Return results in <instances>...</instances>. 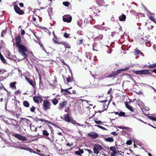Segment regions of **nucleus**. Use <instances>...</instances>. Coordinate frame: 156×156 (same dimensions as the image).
I'll list each match as a JSON object with an SVG mask.
<instances>
[{"label": "nucleus", "mask_w": 156, "mask_h": 156, "mask_svg": "<svg viewBox=\"0 0 156 156\" xmlns=\"http://www.w3.org/2000/svg\"><path fill=\"white\" fill-rule=\"evenodd\" d=\"M15 39L16 41V46L18 48V52L19 53L24 51H28L25 46L20 44L21 40L20 34L18 35L16 37Z\"/></svg>", "instance_id": "f257e3e1"}, {"label": "nucleus", "mask_w": 156, "mask_h": 156, "mask_svg": "<svg viewBox=\"0 0 156 156\" xmlns=\"http://www.w3.org/2000/svg\"><path fill=\"white\" fill-rule=\"evenodd\" d=\"M7 123L11 125L13 127H14L16 130L20 131L21 128L18 124V122L14 119H11L9 122H7Z\"/></svg>", "instance_id": "f03ea898"}, {"label": "nucleus", "mask_w": 156, "mask_h": 156, "mask_svg": "<svg viewBox=\"0 0 156 156\" xmlns=\"http://www.w3.org/2000/svg\"><path fill=\"white\" fill-rule=\"evenodd\" d=\"M51 104L48 100H44L43 101L42 105L43 108L45 111H47L49 109H51Z\"/></svg>", "instance_id": "7ed1b4c3"}, {"label": "nucleus", "mask_w": 156, "mask_h": 156, "mask_svg": "<svg viewBox=\"0 0 156 156\" xmlns=\"http://www.w3.org/2000/svg\"><path fill=\"white\" fill-rule=\"evenodd\" d=\"M102 149V147L98 144H95L94 146L93 151L95 154H98Z\"/></svg>", "instance_id": "20e7f679"}, {"label": "nucleus", "mask_w": 156, "mask_h": 156, "mask_svg": "<svg viewBox=\"0 0 156 156\" xmlns=\"http://www.w3.org/2000/svg\"><path fill=\"white\" fill-rule=\"evenodd\" d=\"M134 73L137 75L144 74L151 75L152 73V72H150V71L148 70H142L140 71H134Z\"/></svg>", "instance_id": "39448f33"}, {"label": "nucleus", "mask_w": 156, "mask_h": 156, "mask_svg": "<svg viewBox=\"0 0 156 156\" xmlns=\"http://www.w3.org/2000/svg\"><path fill=\"white\" fill-rule=\"evenodd\" d=\"M11 135L15 137H16L18 139L23 141H27V139L26 137L20 134L14 133H12L11 134Z\"/></svg>", "instance_id": "423d86ee"}, {"label": "nucleus", "mask_w": 156, "mask_h": 156, "mask_svg": "<svg viewBox=\"0 0 156 156\" xmlns=\"http://www.w3.org/2000/svg\"><path fill=\"white\" fill-rule=\"evenodd\" d=\"M68 104V102L66 100L63 99V100L60 102L58 105V108L59 110H62L64 108L66 107V106Z\"/></svg>", "instance_id": "0eeeda50"}, {"label": "nucleus", "mask_w": 156, "mask_h": 156, "mask_svg": "<svg viewBox=\"0 0 156 156\" xmlns=\"http://www.w3.org/2000/svg\"><path fill=\"white\" fill-rule=\"evenodd\" d=\"M33 99L34 102L37 104L41 103L43 100L42 96L39 95L34 96Z\"/></svg>", "instance_id": "6e6552de"}, {"label": "nucleus", "mask_w": 156, "mask_h": 156, "mask_svg": "<svg viewBox=\"0 0 156 156\" xmlns=\"http://www.w3.org/2000/svg\"><path fill=\"white\" fill-rule=\"evenodd\" d=\"M62 19L64 22L68 23H70L72 20V16L69 15L64 16Z\"/></svg>", "instance_id": "1a4fd4ad"}, {"label": "nucleus", "mask_w": 156, "mask_h": 156, "mask_svg": "<svg viewBox=\"0 0 156 156\" xmlns=\"http://www.w3.org/2000/svg\"><path fill=\"white\" fill-rule=\"evenodd\" d=\"M16 12L19 15H23L25 14L24 11L23 10H21L19 7L14 8Z\"/></svg>", "instance_id": "9d476101"}, {"label": "nucleus", "mask_w": 156, "mask_h": 156, "mask_svg": "<svg viewBox=\"0 0 156 156\" xmlns=\"http://www.w3.org/2000/svg\"><path fill=\"white\" fill-rule=\"evenodd\" d=\"M61 44L64 46V47L62 48L64 51H66V48H71V46L69 44L66 42L62 41V42L61 43Z\"/></svg>", "instance_id": "9b49d317"}, {"label": "nucleus", "mask_w": 156, "mask_h": 156, "mask_svg": "<svg viewBox=\"0 0 156 156\" xmlns=\"http://www.w3.org/2000/svg\"><path fill=\"white\" fill-rule=\"evenodd\" d=\"M61 92L64 95L68 96L69 95L71 94L72 93L68 90L67 89H61Z\"/></svg>", "instance_id": "f8f14e48"}, {"label": "nucleus", "mask_w": 156, "mask_h": 156, "mask_svg": "<svg viewBox=\"0 0 156 156\" xmlns=\"http://www.w3.org/2000/svg\"><path fill=\"white\" fill-rule=\"evenodd\" d=\"M8 58L12 60H13L15 62H16L17 58L14 55H12L10 52L7 55Z\"/></svg>", "instance_id": "ddd939ff"}, {"label": "nucleus", "mask_w": 156, "mask_h": 156, "mask_svg": "<svg viewBox=\"0 0 156 156\" xmlns=\"http://www.w3.org/2000/svg\"><path fill=\"white\" fill-rule=\"evenodd\" d=\"M25 78L30 85L32 86L34 88H35L36 86V83L34 81H33L32 80L28 78L27 77H25Z\"/></svg>", "instance_id": "4468645a"}, {"label": "nucleus", "mask_w": 156, "mask_h": 156, "mask_svg": "<svg viewBox=\"0 0 156 156\" xmlns=\"http://www.w3.org/2000/svg\"><path fill=\"white\" fill-rule=\"evenodd\" d=\"M88 135L92 138L95 139L98 136V135L96 133L91 132L88 134Z\"/></svg>", "instance_id": "2eb2a0df"}, {"label": "nucleus", "mask_w": 156, "mask_h": 156, "mask_svg": "<svg viewBox=\"0 0 156 156\" xmlns=\"http://www.w3.org/2000/svg\"><path fill=\"white\" fill-rule=\"evenodd\" d=\"M53 40L55 43L59 44H61V43L62 42V41H61L60 39L57 36H55Z\"/></svg>", "instance_id": "dca6fc26"}, {"label": "nucleus", "mask_w": 156, "mask_h": 156, "mask_svg": "<svg viewBox=\"0 0 156 156\" xmlns=\"http://www.w3.org/2000/svg\"><path fill=\"white\" fill-rule=\"evenodd\" d=\"M60 98H54L51 100L52 103L54 105H56L58 102V99Z\"/></svg>", "instance_id": "f3484780"}, {"label": "nucleus", "mask_w": 156, "mask_h": 156, "mask_svg": "<svg viewBox=\"0 0 156 156\" xmlns=\"http://www.w3.org/2000/svg\"><path fill=\"white\" fill-rule=\"evenodd\" d=\"M129 69V67L126 68L125 69H120L116 71H115V73H116V75H117L118 74L122 72L126 71Z\"/></svg>", "instance_id": "a211bd4d"}, {"label": "nucleus", "mask_w": 156, "mask_h": 156, "mask_svg": "<svg viewBox=\"0 0 156 156\" xmlns=\"http://www.w3.org/2000/svg\"><path fill=\"white\" fill-rule=\"evenodd\" d=\"M84 153V151L83 149H81L80 148L79 149V150L78 151H75V154L81 156V154H83Z\"/></svg>", "instance_id": "6ab92c4d"}, {"label": "nucleus", "mask_w": 156, "mask_h": 156, "mask_svg": "<svg viewBox=\"0 0 156 156\" xmlns=\"http://www.w3.org/2000/svg\"><path fill=\"white\" fill-rule=\"evenodd\" d=\"M27 51H24L20 53V54L23 57V59H27L28 56L26 53V52H27Z\"/></svg>", "instance_id": "aec40b11"}, {"label": "nucleus", "mask_w": 156, "mask_h": 156, "mask_svg": "<svg viewBox=\"0 0 156 156\" xmlns=\"http://www.w3.org/2000/svg\"><path fill=\"white\" fill-rule=\"evenodd\" d=\"M64 120L66 122H71V119L68 114L67 115H64Z\"/></svg>", "instance_id": "412c9836"}, {"label": "nucleus", "mask_w": 156, "mask_h": 156, "mask_svg": "<svg viewBox=\"0 0 156 156\" xmlns=\"http://www.w3.org/2000/svg\"><path fill=\"white\" fill-rule=\"evenodd\" d=\"M103 138L104 140L106 142H113L114 141V139L112 137H104Z\"/></svg>", "instance_id": "4be33fe9"}, {"label": "nucleus", "mask_w": 156, "mask_h": 156, "mask_svg": "<svg viewBox=\"0 0 156 156\" xmlns=\"http://www.w3.org/2000/svg\"><path fill=\"white\" fill-rule=\"evenodd\" d=\"M126 18V16L123 14H122V15L119 17V20L121 21H124L125 20Z\"/></svg>", "instance_id": "5701e85b"}, {"label": "nucleus", "mask_w": 156, "mask_h": 156, "mask_svg": "<svg viewBox=\"0 0 156 156\" xmlns=\"http://www.w3.org/2000/svg\"><path fill=\"white\" fill-rule=\"evenodd\" d=\"M116 76V73H115V71H112V73L108 75L107 76H106V78H109V77H112L115 76Z\"/></svg>", "instance_id": "b1692460"}, {"label": "nucleus", "mask_w": 156, "mask_h": 156, "mask_svg": "<svg viewBox=\"0 0 156 156\" xmlns=\"http://www.w3.org/2000/svg\"><path fill=\"white\" fill-rule=\"evenodd\" d=\"M153 15H154V14H153L152 13H151L150 14V17H149V18L150 20H152L154 22L156 23V20Z\"/></svg>", "instance_id": "393cba45"}, {"label": "nucleus", "mask_w": 156, "mask_h": 156, "mask_svg": "<svg viewBox=\"0 0 156 156\" xmlns=\"http://www.w3.org/2000/svg\"><path fill=\"white\" fill-rule=\"evenodd\" d=\"M42 133L43 135L46 137H48L49 135V133L46 129L43 130Z\"/></svg>", "instance_id": "a878e982"}, {"label": "nucleus", "mask_w": 156, "mask_h": 156, "mask_svg": "<svg viewBox=\"0 0 156 156\" xmlns=\"http://www.w3.org/2000/svg\"><path fill=\"white\" fill-rule=\"evenodd\" d=\"M96 2L98 5H104V1L103 0H96Z\"/></svg>", "instance_id": "bb28decb"}, {"label": "nucleus", "mask_w": 156, "mask_h": 156, "mask_svg": "<svg viewBox=\"0 0 156 156\" xmlns=\"http://www.w3.org/2000/svg\"><path fill=\"white\" fill-rule=\"evenodd\" d=\"M16 84V82H14L12 83H10V87L12 89H16V87L15 85Z\"/></svg>", "instance_id": "cd10ccee"}, {"label": "nucleus", "mask_w": 156, "mask_h": 156, "mask_svg": "<svg viewBox=\"0 0 156 156\" xmlns=\"http://www.w3.org/2000/svg\"><path fill=\"white\" fill-rule=\"evenodd\" d=\"M97 44L96 43H94L92 45L93 50L94 51H98V48L97 47Z\"/></svg>", "instance_id": "c85d7f7f"}, {"label": "nucleus", "mask_w": 156, "mask_h": 156, "mask_svg": "<svg viewBox=\"0 0 156 156\" xmlns=\"http://www.w3.org/2000/svg\"><path fill=\"white\" fill-rule=\"evenodd\" d=\"M23 106L26 108H28L30 106V104L28 101H24L23 102Z\"/></svg>", "instance_id": "c756f323"}, {"label": "nucleus", "mask_w": 156, "mask_h": 156, "mask_svg": "<svg viewBox=\"0 0 156 156\" xmlns=\"http://www.w3.org/2000/svg\"><path fill=\"white\" fill-rule=\"evenodd\" d=\"M135 55H138L139 54L142 55L143 54V53L141 52L140 50H138L137 48H136L135 50Z\"/></svg>", "instance_id": "7c9ffc66"}, {"label": "nucleus", "mask_w": 156, "mask_h": 156, "mask_svg": "<svg viewBox=\"0 0 156 156\" xmlns=\"http://www.w3.org/2000/svg\"><path fill=\"white\" fill-rule=\"evenodd\" d=\"M125 105H126V107L129 110L131 111H134V110H133V107L129 105L128 104V103H126L125 104Z\"/></svg>", "instance_id": "2f4dec72"}, {"label": "nucleus", "mask_w": 156, "mask_h": 156, "mask_svg": "<svg viewBox=\"0 0 156 156\" xmlns=\"http://www.w3.org/2000/svg\"><path fill=\"white\" fill-rule=\"evenodd\" d=\"M20 148L22 149H23L26 150H27L28 151H30V152H32V151H33L32 149H31L29 147H20Z\"/></svg>", "instance_id": "473e14b6"}, {"label": "nucleus", "mask_w": 156, "mask_h": 156, "mask_svg": "<svg viewBox=\"0 0 156 156\" xmlns=\"http://www.w3.org/2000/svg\"><path fill=\"white\" fill-rule=\"evenodd\" d=\"M86 56L87 58L90 59L92 56V54L90 52H87L86 53Z\"/></svg>", "instance_id": "72a5a7b5"}, {"label": "nucleus", "mask_w": 156, "mask_h": 156, "mask_svg": "<svg viewBox=\"0 0 156 156\" xmlns=\"http://www.w3.org/2000/svg\"><path fill=\"white\" fill-rule=\"evenodd\" d=\"M66 79L67 82H70L73 81V79L72 77H70L69 76L66 77Z\"/></svg>", "instance_id": "f704fd0d"}, {"label": "nucleus", "mask_w": 156, "mask_h": 156, "mask_svg": "<svg viewBox=\"0 0 156 156\" xmlns=\"http://www.w3.org/2000/svg\"><path fill=\"white\" fill-rule=\"evenodd\" d=\"M109 149L113 152L112 153H115L117 152L116 150V148L113 146L111 147Z\"/></svg>", "instance_id": "c9c22d12"}, {"label": "nucleus", "mask_w": 156, "mask_h": 156, "mask_svg": "<svg viewBox=\"0 0 156 156\" xmlns=\"http://www.w3.org/2000/svg\"><path fill=\"white\" fill-rule=\"evenodd\" d=\"M147 67L151 69L155 68H156V63L153 64L152 65H148L147 66Z\"/></svg>", "instance_id": "e433bc0d"}, {"label": "nucleus", "mask_w": 156, "mask_h": 156, "mask_svg": "<svg viewBox=\"0 0 156 156\" xmlns=\"http://www.w3.org/2000/svg\"><path fill=\"white\" fill-rule=\"evenodd\" d=\"M119 116H122V117H127V115H126V113L124 112L121 111L119 113Z\"/></svg>", "instance_id": "4c0bfd02"}, {"label": "nucleus", "mask_w": 156, "mask_h": 156, "mask_svg": "<svg viewBox=\"0 0 156 156\" xmlns=\"http://www.w3.org/2000/svg\"><path fill=\"white\" fill-rule=\"evenodd\" d=\"M62 4L66 7H68L70 5V3L68 1L64 2H62Z\"/></svg>", "instance_id": "58836bf2"}, {"label": "nucleus", "mask_w": 156, "mask_h": 156, "mask_svg": "<svg viewBox=\"0 0 156 156\" xmlns=\"http://www.w3.org/2000/svg\"><path fill=\"white\" fill-rule=\"evenodd\" d=\"M39 120L41 122H44V123H51V122L50 121L46 120L44 119H39Z\"/></svg>", "instance_id": "ea45409f"}, {"label": "nucleus", "mask_w": 156, "mask_h": 156, "mask_svg": "<svg viewBox=\"0 0 156 156\" xmlns=\"http://www.w3.org/2000/svg\"><path fill=\"white\" fill-rule=\"evenodd\" d=\"M84 150L85 151H88V154L87 152L85 153V154H86L88 156L89 155V154L93 153V151L90 149L88 150V149H84Z\"/></svg>", "instance_id": "a19ab883"}, {"label": "nucleus", "mask_w": 156, "mask_h": 156, "mask_svg": "<svg viewBox=\"0 0 156 156\" xmlns=\"http://www.w3.org/2000/svg\"><path fill=\"white\" fill-rule=\"evenodd\" d=\"M96 38L98 40H102L103 38V35L101 34H100L98 36H97Z\"/></svg>", "instance_id": "79ce46f5"}, {"label": "nucleus", "mask_w": 156, "mask_h": 156, "mask_svg": "<svg viewBox=\"0 0 156 156\" xmlns=\"http://www.w3.org/2000/svg\"><path fill=\"white\" fill-rule=\"evenodd\" d=\"M148 118L150 119L151 120H152L156 121V117H154L152 116H148Z\"/></svg>", "instance_id": "37998d69"}, {"label": "nucleus", "mask_w": 156, "mask_h": 156, "mask_svg": "<svg viewBox=\"0 0 156 156\" xmlns=\"http://www.w3.org/2000/svg\"><path fill=\"white\" fill-rule=\"evenodd\" d=\"M36 108L34 106H33L30 109V111L33 112H35Z\"/></svg>", "instance_id": "c03bdc74"}, {"label": "nucleus", "mask_w": 156, "mask_h": 156, "mask_svg": "<svg viewBox=\"0 0 156 156\" xmlns=\"http://www.w3.org/2000/svg\"><path fill=\"white\" fill-rule=\"evenodd\" d=\"M12 4L14 7V8H15L16 7H17L18 6L17 5V4L16 2H15L12 3Z\"/></svg>", "instance_id": "a18cd8bd"}, {"label": "nucleus", "mask_w": 156, "mask_h": 156, "mask_svg": "<svg viewBox=\"0 0 156 156\" xmlns=\"http://www.w3.org/2000/svg\"><path fill=\"white\" fill-rule=\"evenodd\" d=\"M77 34L80 35H83V32L82 30H79L77 31Z\"/></svg>", "instance_id": "49530a36"}, {"label": "nucleus", "mask_w": 156, "mask_h": 156, "mask_svg": "<svg viewBox=\"0 0 156 156\" xmlns=\"http://www.w3.org/2000/svg\"><path fill=\"white\" fill-rule=\"evenodd\" d=\"M69 35L70 34H68V33L66 32L64 33L63 36L65 37L68 38L69 37Z\"/></svg>", "instance_id": "de8ad7c7"}, {"label": "nucleus", "mask_w": 156, "mask_h": 156, "mask_svg": "<svg viewBox=\"0 0 156 156\" xmlns=\"http://www.w3.org/2000/svg\"><path fill=\"white\" fill-rule=\"evenodd\" d=\"M83 39H81L80 40H78L77 41V44H81L83 42Z\"/></svg>", "instance_id": "09e8293b"}, {"label": "nucleus", "mask_w": 156, "mask_h": 156, "mask_svg": "<svg viewBox=\"0 0 156 156\" xmlns=\"http://www.w3.org/2000/svg\"><path fill=\"white\" fill-rule=\"evenodd\" d=\"M132 140H129L127 141L126 143L127 145H130L132 144Z\"/></svg>", "instance_id": "8fccbe9b"}, {"label": "nucleus", "mask_w": 156, "mask_h": 156, "mask_svg": "<svg viewBox=\"0 0 156 156\" xmlns=\"http://www.w3.org/2000/svg\"><path fill=\"white\" fill-rule=\"evenodd\" d=\"M6 72V70L1 69L0 68V74H3L4 72Z\"/></svg>", "instance_id": "3c124183"}, {"label": "nucleus", "mask_w": 156, "mask_h": 156, "mask_svg": "<svg viewBox=\"0 0 156 156\" xmlns=\"http://www.w3.org/2000/svg\"><path fill=\"white\" fill-rule=\"evenodd\" d=\"M82 22L81 20L78 21H77V24L80 27H81V26H82Z\"/></svg>", "instance_id": "603ef678"}, {"label": "nucleus", "mask_w": 156, "mask_h": 156, "mask_svg": "<svg viewBox=\"0 0 156 156\" xmlns=\"http://www.w3.org/2000/svg\"><path fill=\"white\" fill-rule=\"evenodd\" d=\"M118 128H119V129H129V128L128 127H123V126H118Z\"/></svg>", "instance_id": "864d4df0"}, {"label": "nucleus", "mask_w": 156, "mask_h": 156, "mask_svg": "<svg viewBox=\"0 0 156 156\" xmlns=\"http://www.w3.org/2000/svg\"><path fill=\"white\" fill-rule=\"evenodd\" d=\"M95 122L97 124H100L101 123V121H97L94 120Z\"/></svg>", "instance_id": "5fc2aeb1"}, {"label": "nucleus", "mask_w": 156, "mask_h": 156, "mask_svg": "<svg viewBox=\"0 0 156 156\" xmlns=\"http://www.w3.org/2000/svg\"><path fill=\"white\" fill-rule=\"evenodd\" d=\"M111 134L115 136L117 135V133L115 132H112V133H111Z\"/></svg>", "instance_id": "6e6d98bb"}, {"label": "nucleus", "mask_w": 156, "mask_h": 156, "mask_svg": "<svg viewBox=\"0 0 156 156\" xmlns=\"http://www.w3.org/2000/svg\"><path fill=\"white\" fill-rule=\"evenodd\" d=\"M97 126L99 128L101 129H103V130H105L106 129L105 127H104L103 126Z\"/></svg>", "instance_id": "4d7b16f0"}, {"label": "nucleus", "mask_w": 156, "mask_h": 156, "mask_svg": "<svg viewBox=\"0 0 156 156\" xmlns=\"http://www.w3.org/2000/svg\"><path fill=\"white\" fill-rule=\"evenodd\" d=\"M25 34V31L23 29H21V34L22 35H24Z\"/></svg>", "instance_id": "13d9d810"}, {"label": "nucleus", "mask_w": 156, "mask_h": 156, "mask_svg": "<svg viewBox=\"0 0 156 156\" xmlns=\"http://www.w3.org/2000/svg\"><path fill=\"white\" fill-rule=\"evenodd\" d=\"M21 93V91L20 90H18L16 91L15 93L16 94H20Z\"/></svg>", "instance_id": "bf43d9fd"}, {"label": "nucleus", "mask_w": 156, "mask_h": 156, "mask_svg": "<svg viewBox=\"0 0 156 156\" xmlns=\"http://www.w3.org/2000/svg\"><path fill=\"white\" fill-rule=\"evenodd\" d=\"M51 125L53 126H54L55 128H59V127L56 124L54 123H51Z\"/></svg>", "instance_id": "052dcab7"}, {"label": "nucleus", "mask_w": 156, "mask_h": 156, "mask_svg": "<svg viewBox=\"0 0 156 156\" xmlns=\"http://www.w3.org/2000/svg\"><path fill=\"white\" fill-rule=\"evenodd\" d=\"M66 145H67V146H71L73 145V143H67L66 144Z\"/></svg>", "instance_id": "680f3d73"}, {"label": "nucleus", "mask_w": 156, "mask_h": 156, "mask_svg": "<svg viewBox=\"0 0 156 156\" xmlns=\"http://www.w3.org/2000/svg\"><path fill=\"white\" fill-rule=\"evenodd\" d=\"M117 154V152L115 153H112L111 154V156H116L115 154Z\"/></svg>", "instance_id": "e2e57ef3"}, {"label": "nucleus", "mask_w": 156, "mask_h": 156, "mask_svg": "<svg viewBox=\"0 0 156 156\" xmlns=\"http://www.w3.org/2000/svg\"><path fill=\"white\" fill-rule=\"evenodd\" d=\"M6 31L5 30H3L2 32L1 36H3V34L6 33Z\"/></svg>", "instance_id": "0e129e2a"}, {"label": "nucleus", "mask_w": 156, "mask_h": 156, "mask_svg": "<svg viewBox=\"0 0 156 156\" xmlns=\"http://www.w3.org/2000/svg\"><path fill=\"white\" fill-rule=\"evenodd\" d=\"M19 5L21 7H23L24 6V4L22 3H19Z\"/></svg>", "instance_id": "69168bd1"}, {"label": "nucleus", "mask_w": 156, "mask_h": 156, "mask_svg": "<svg viewBox=\"0 0 156 156\" xmlns=\"http://www.w3.org/2000/svg\"><path fill=\"white\" fill-rule=\"evenodd\" d=\"M150 72H153L155 73H156V69H154L152 71H151V70H150Z\"/></svg>", "instance_id": "338daca9"}, {"label": "nucleus", "mask_w": 156, "mask_h": 156, "mask_svg": "<svg viewBox=\"0 0 156 156\" xmlns=\"http://www.w3.org/2000/svg\"><path fill=\"white\" fill-rule=\"evenodd\" d=\"M39 155H41V156H47L46 155H44V154H42L41 153H38V154Z\"/></svg>", "instance_id": "774afa93"}]
</instances>
